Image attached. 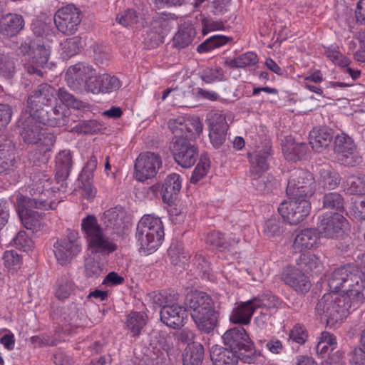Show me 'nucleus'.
<instances>
[{"instance_id": "obj_1", "label": "nucleus", "mask_w": 365, "mask_h": 365, "mask_svg": "<svg viewBox=\"0 0 365 365\" xmlns=\"http://www.w3.org/2000/svg\"><path fill=\"white\" fill-rule=\"evenodd\" d=\"M59 102L66 107L82 108V102L65 89L56 90L49 84L43 83L29 96L26 111L43 124L63 126L68 123V115Z\"/></svg>"}, {"instance_id": "obj_2", "label": "nucleus", "mask_w": 365, "mask_h": 365, "mask_svg": "<svg viewBox=\"0 0 365 365\" xmlns=\"http://www.w3.org/2000/svg\"><path fill=\"white\" fill-rule=\"evenodd\" d=\"M29 188L31 195H39L41 197L31 199L19 194L16 197L17 211L24 227L33 232H37L41 228V217L38 212L31 209H47L51 207V202L43 197L51 194L50 179L43 174L35 175Z\"/></svg>"}, {"instance_id": "obj_3", "label": "nucleus", "mask_w": 365, "mask_h": 365, "mask_svg": "<svg viewBox=\"0 0 365 365\" xmlns=\"http://www.w3.org/2000/svg\"><path fill=\"white\" fill-rule=\"evenodd\" d=\"M330 292L339 293L354 303V309L365 299V274L354 265L334 269L328 277Z\"/></svg>"}, {"instance_id": "obj_4", "label": "nucleus", "mask_w": 365, "mask_h": 365, "mask_svg": "<svg viewBox=\"0 0 365 365\" xmlns=\"http://www.w3.org/2000/svg\"><path fill=\"white\" fill-rule=\"evenodd\" d=\"M347 299L339 293H326L317 302L316 312L327 324L334 325L346 317L351 308L354 309V303Z\"/></svg>"}, {"instance_id": "obj_5", "label": "nucleus", "mask_w": 365, "mask_h": 365, "mask_svg": "<svg viewBox=\"0 0 365 365\" xmlns=\"http://www.w3.org/2000/svg\"><path fill=\"white\" fill-rule=\"evenodd\" d=\"M164 236L163 222L154 215H144L137 225L136 238L140 250H158Z\"/></svg>"}, {"instance_id": "obj_6", "label": "nucleus", "mask_w": 365, "mask_h": 365, "mask_svg": "<svg viewBox=\"0 0 365 365\" xmlns=\"http://www.w3.org/2000/svg\"><path fill=\"white\" fill-rule=\"evenodd\" d=\"M45 125L36 118L29 115L21 124L20 135L27 144H37L43 153L51 151L56 141L54 135L46 132Z\"/></svg>"}, {"instance_id": "obj_7", "label": "nucleus", "mask_w": 365, "mask_h": 365, "mask_svg": "<svg viewBox=\"0 0 365 365\" xmlns=\"http://www.w3.org/2000/svg\"><path fill=\"white\" fill-rule=\"evenodd\" d=\"M81 230L90 248L101 251L117 250V245L103 233V228L94 215H88L82 220Z\"/></svg>"}, {"instance_id": "obj_8", "label": "nucleus", "mask_w": 365, "mask_h": 365, "mask_svg": "<svg viewBox=\"0 0 365 365\" xmlns=\"http://www.w3.org/2000/svg\"><path fill=\"white\" fill-rule=\"evenodd\" d=\"M160 155L154 152H143L135 160L134 177L139 182H145L157 175L162 168Z\"/></svg>"}, {"instance_id": "obj_9", "label": "nucleus", "mask_w": 365, "mask_h": 365, "mask_svg": "<svg viewBox=\"0 0 365 365\" xmlns=\"http://www.w3.org/2000/svg\"><path fill=\"white\" fill-rule=\"evenodd\" d=\"M81 19V11L73 4H68L56 11L53 21L61 33L64 35H72L77 31Z\"/></svg>"}, {"instance_id": "obj_10", "label": "nucleus", "mask_w": 365, "mask_h": 365, "mask_svg": "<svg viewBox=\"0 0 365 365\" xmlns=\"http://www.w3.org/2000/svg\"><path fill=\"white\" fill-rule=\"evenodd\" d=\"M311 202L305 200L298 201L289 199L283 201L278 207V212L283 219L291 225H297L307 217L311 210Z\"/></svg>"}, {"instance_id": "obj_11", "label": "nucleus", "mask_w": 365, "mask_h": 365, "mask_svg": "<svg viewBox=\"0 0 365 365\" xmlns=\"http://www.w3.org/2000/svg\"><path fill=\"white\" fill-rule=\"evenodd\" d=\"M320 232L327 237H335L349 227L347 220L341 214L326 212L319 217Z\"/></svg>"}, {"instance_id": "obj_12", "label": "nucleus", "mask_w": 365, "mask_h": 365, "mask_svg": "<svg viewBox=\"0 0 365 365\" xmlns=\"http://www.w3.org/2000/svg\"><path fill=\"white\" fill-rule=\"evenodd\" d=\"M19 51L24 61L31 62L37 66H43L48 60L50 51L40 41L26 39L20 47Z\"/></svg>"}, {"instance_id": "obj_13", "label": "nucleus", "mask_w": 365, "mask_h": 365, "mask_svg": "<svg viewBox=\"0 0 365 365\" xmlns=\"http://www.w3.org/2000/svg\"><path fill=\"white\" fill-rule=\"evenodd\" d=\"M182 187V179L179 174L171 173L168 175L163 185L156 183L149 187L148 190L155 196L161 189L162 198L165 203L170 204Z\"/></svg>"}, {"instance_id": "obj_14", "label": "nucleus", "mask_w": 365, "mask_h": 365, "mask_svg": "<svg viewBox=\"0 0 365 365\" xmlns=\"http://www.w3.org/2000/svg\"><path fill=\"white\" fill-rule=\"evenodd\" d=\"M171 151L175 161L184 168H190L198 158L197 148L188 140L174 141Z\"/></svg>"}, {"instance_id": "obj_15", "label": "nucleus", "mask_w": 365, "mask_h": 365, "mask_svg": "<svg viewBox=\"0 0 365 365\" xmlns=\"http://www.w3.org/2000/svg\"><path fill=\"white\" fill-rule=\"evenodd\" d=\"M334 149L335 153L341 155L339 160L343 163L354 166L359 160L353 140L344 133L335 137Z\"/></svg>"}, {"instance_id": "obj_16", "label": "nucleus", "mask_w": 365, "mask_h": 365, "mask_svg": "<svg viewBox=\"0 0 365 365\" xmlns=\"http://www.w3.org/2000/svg\"><path fill=\"white\" fill-rule=\"evenodd\" d=\"M282 279L286 284L298 292L306 293L311 288L309 277L297 267H285L282 274Z\"/></svg>"}, {"instance_id": "obj_17", "label": "nucleus", "mask_w": 365, "mask_h": 365, "mask_svg": "<svg viewBox=\"0 0 365 365\" xmlns=\"http://www.w3.org/2000/svg\"><path fill=\"white\" fill-rule=\"evenodd\" d=\"M160 317L163 323L174 329H180L187 319L185 308L177 304L163 305Z\"/></svg>"}, {"instance_id": "obj_18", "label": "nucleus", "mask_w": 365, "mask_h": 365, "mask_svg": "<svg viewBox=\"0 0 365 365\" xmlns=\"http://www.w3.org/2000/svg\"><path fill=\"white\" fill-rule=\"evenodd\" d=\"M95 74L90 66L84 63H77L68 68L66 73V79L70 88L73 90H81L91 75Z\"/></svg>"}, {"instance_id": "obj_19", "label": "nucleus", "mask_w": 365, "mask_h": 365, "mask_svg": "<svg viewBox=\"0 0 365 365\" xmlns=\"http://www.w3.org/2000/svg\"><path fill=\"white\" fill-rule=\"evenodd\" d=\"M222 339L225 344L232 350H250L252 346V341L243 327H237L227 330L223 334Z\"/></svg>"}, {"instance_id": "obj_20", "label": "nucleus", "mask_w": 365, "mask_h": 365, "mask_svg": "<svg viewBox=\"0 0 365 365\" xmlns=\"http://www.w3.org/2000/svg\"><path fill=\"white\" fill-rule=\"evenodd\" d=\"M185 304L190 310L191 317L213 307L211 298L202 292H191L186 295Z\"/></svg>"}, {"instance_id": "obj_21", "label": "nucleus", "mask_w": 365, "mask_h": 365, "mask_svg": "<svg viewBox=\"0 0 365 365\" xmlns=\"http://www.w3.org/2000/svg\"><path fill=\"white\" fill-rule=\"evenodd\" d=\"M185 304L190 310L191 317L213 307L211 298L202 292H191L186 295Z\"/></svg>"}, {"instance_id": "obj_22", "label": "nucleus", "mask_w": 365, "mask_h": 365, "mask_svg": "<svg viewBox=\"0 0 365 365\" xmlns=\"http://www.w3.org/2000/svg\"><path fill=\"white\" fill-rule=\"evenodd\" d=\"M116 21L124 27L140 29L146 24L145 14L139 9H128L116 16Z\"/></svg>"}, {"instance_id": "obj_23", "label": "nucleus", "mask_w": 365, "mask_h": 365, "mask_svg": "<svg viewBox=\"0 0 365 365\" xmlns=\"http://www.w3.org/2000/svg\"><path fill=\"white\" fill-rule=\"evenodd\" d=\"M269 155V152L267 150L255 151L248 154L250 163V173L253 181L262 178L268 169L267 159Z\"/></svg>"}, {"instance_id": "obj_24", "label": "nucleus", "mask_w": 365, "mask_h": 365, "mask_svg": "<svg viewBox=\"0 0 365 365\" xmlns=\"http://www.w3.org/2000/svg\"><path fill=\"white\" fill-rule=\"evenodd\" d=\"M24 26V20L21 15L6 14L0 19V33L6 36H14L19 34Z\"/></svg>"}, {"instance_id": "obj_25", "label": "nucleus", "mask_w": 365, "mask_h": 365, "mask_svg": "<svg viewBox=\"0 0 365 365\" xmlns=\"http://www.w3.org/2000/svg\"><path fill=\"white\" fill-rule=\"evenodd\" d=\"M332 138L331 130L327 127L314 128L309 133V143L312 149L318 153L327 148Z\"/></svg>"}, {"instance_id": "obj_26", "label": "nucleus", "mask_w": 365, "mask_h": 365, "mask_svg": "<svg viewBox=\"0 0 365 365\" xmlns=\"http://www.w3.org/2000/svg\"><path fill=\"white\" fill-rule=\"evenodd\" d=\"M255 307V303L252 299L240 303L233 309L230 316V320L234 324L244 325L250 324L252 315L257 309Z\"/></svg>"}, {"instance_id": "obj_27", "label": "nucleus", "mask_w": 365, "mask_h": 365, "mask_svg": "<svg viewBox=\"0 0 365 365\" xmlns=\"http://www.w3.org/2000/svg\"><path fill=\"white\" fill-rule=\"evenodd\" d=\"M210 358L214 365H237L239 361L236 351L219 345L212 347Z\"/></svg>"}, {"instance_id": "obj_28", "label": "nucleus", "mask_w": 365, "mask_h": 365, "mask_svg": "<svg viewBox=\"0 0 365 365\" xmlns=\"http://www.w3.org/2000/svg\"><path fill=\"white\" fill-rule=\"evenodd\" d=\"M299 181L289 180L287 187V195L289 199L298 201L304 200L309 201L310 197L315 192V187H310V180H307V185H300Z\"/></svg>"}, {"instance_id": "obj_29", "label": "nucleus", "mask_w": 365, "mask_h": 365, "mask_svg": "<svg viewBox=\"0 0 365 365\" xmlns=\"http://www.w3.org/2000/svg\"><path fill=\"white\" fill-rule=\"evenodd\" d=\"M239 241V237H236L235 236L225 237L224 235L219 231H212L207 233L205 237V243L210 245L212 249H235Z\"/></svg>"}, {"instance_id": "obj_30", "label": "nucleus", "mask_w": 365, "mask_h": 365, "mask_svg": "<svg viewBox=\"0 0 365 365\" xmlns=\"http://www.w3.org/2000/svg\"><path fill=\"white\" fill-rule=\"evenodd\" d=\"M319 237L315 230L307 229L297 235L293 248L297 251H308L317 248Z\"/></svg>"}, {"instance_id": "obj_31", "label": "nucleus", "mask_w": 365, "mask_h": 365, "mask_svg": "<svg viewBox=\"0 0 365 365\" xmlns=\"http://www.w3.org/2000/svg\"><path fill=\"white\" fill-rule=\"evenodd\" d=\"M192 319L200 330L210 333L217 325L218 314L213 307L202 313L198 312L197 314L192 317Z\"/></svg>"}, {"instance_id": "obj_32", "label": "nucleus", "mask_w": 365, "mask_h": 365, "mask_svg": "<svg viewBox=\"0 0 365 365\" xmlns=\"http://www.w3.org/2000/svg\"><path fill=\"white\" fill-rule=\"evenodd\" d=\"M73 166V156L69 150L60 151L56 157V176L58 180L66 179Z\"/></svg>"}, {"instance_id": "obj_33", "label": "nucleus", "mask_w": 365, "mask_h": 365, "mask_svg": "<svg viewBox=\"0 0 365 365\" xmlns=\"http://www.w3.org/2000/svg\"><path fill=\"white\" fill-rule=\"evenodd\" d=\"M125 212L121 207H115L106 210L103 215L104 225L109 228L118 230L124 227Z\"/></svg>"}, {"instance_id": "obj_34", "label": "nucleus", "mask_w": 365, "mask_h": 365, "mask_svg": "<svg viewBox=\"0 0 365 365\" xmlns=\"http://www.w3.org/2000/svg\"><path fill=\"white\" fill-rule=\"evenodd\" d=\"M318 339L316 351L317 354L322 358L327 357L336 348L337 342L336 337L329 332H322Z\"/></svg>"}, {"instance_id": "obj_35", "label": "nucleus", "mask_w": 365, "mask_h": 365, "mask_svg": "<svg viewBox=\"0 0 365 365\" xmlns=\"http://www.w3.org/2000/svg\"><path fill=\"white\" fill-rule=\"evenodd\" d=\"M204 356V348L200 344H189L183 354V365H201Z\"/></svg>"}, {"instance_id": "obj_36", "label": "nucleus", "mask_w": 365, "mask_h": 365, "mask_svg": "<svg viewBox=\"0 0 365 365\" xmlns=\"http://www.w3.org/2000/svg\"><path fill=\"white\" fill-rule=\"evenodd\" d=\"M154 349L160 352V357L165 360L170 355L174 354L177 349L174 345V339L172 336L165 334H159Z\"/></svg>"}, {"instance_id": "obj_37", "label": "nucleus", "mask_w": 365, "mask_h": 365, "mask_svg": "<svg viewBox=\"0 0 365 365\" xmlns=\"http://www.w3.org/2000/svg\"><path fill=\"white\" fill-rule=\"evenodd\" d=\"M297 265L304 268L306 272L318 274L321 272L322 263L319 258L314 252H302L297 261Z\"/></svg>"}, {"instance_id": "obj_38", "label": "nucleus", "mask_w": 365, "mask_h": 365, "mask_svg": "<svg viewBox=\"0 0 365 365\" xmlns=\"http://www.w3.org/2000/svg\"><path fill=\"white\" fill-rule=\"evenodd\" d=\"M257 62V55L254 52L248 51L236 58H227L225 64L231 68H245L254 66Z\"/></svg>"}, {"instance_id": "obj_39", "label": "nucleus", "mask_w": 365, "mask_h": 365, "mask_svg": "<svg viewBox=\"0 0 365 365\" xmlns=\"http://www.w3.org/2000/svg\"><path fill=\"white\" fill-rule=\"evenodd\" d=\"M232 40V38L231 37L227 36L214 35L207 38L203 43L200 44L197 48V51L200 53L209 52L227 44Z\"/></svg>"}, {"instance_id": "obj_40", "label": "nucleus", "mask_w": 365, "mask_h": 365, "mask_svg": "<svg viewBox=\"0 0 365 365\" xmlns=\"http://www.w3.org/2000/svg\"><path fill=\"white\" fill-rule=\"evenodd\" d=\"M195 36V31L189 26L180 28L173 38V44L178 48H184L189 46Z\"/></svg>"}, {"instance_id": "obj_41", "label": "nucleus", "mask_w": 365, "mask_h": 365, "mask_svg": "<svg viewBox=\"0 0 365 365\" xmlns=\"http://www.w3.org/2000/svg\"><path fill=\"white\" fill-rule=\"evenodd\" d=\"M146 324L145 316L142 312H132L127 317L126 326L133 336H138Z\"/></svg>"}, {"instance_id": "obj_42", "label": "nucleus", "mask_w": 365, "mask_h": 365, "mask_svg": "<svg viewBox=\"0 0 365 365\" xmlns=\"http://www.w3.org/2000/svg\"><path fill=\"white\" fill-rule=\"evenodd\" d=\"M14 156L13 152L5 147L0 149V175H16L13 168Z\"/></svg>"}, {"instance_id": "obj_43", "label": "nucleus", "mask_w": 365, "mask_h": 365, "mask_svg": "<svg viewBox=\"0 0 365 365\" xmlns=\"http://www.w3.org/2000/svg\"><path fill=\"white\" fill-rule=\"evenodd\" d=\"M210 168V158L206 154L201 155L200 160L192 172L190 178V182L197 183L201 180L205 176H206Z\"/></svg>"}, {"instance_id": "obj_44", "label": "nucleus", "mask_w": 365, "mask_h": 365, "mask_svg": "<svg viewBox=\"0 0 365 365\" xmlns=\"http://www.w3.org/2000/svg\"><path fill=\"white\" fill-rule=\"evenodd\" d=\"M168 127L174 135L173 143L174 141L186 140V125H185V118L178 117L175 119H170L168 121Z\"/></svg>"}, {"instance_id": "obj_45", "label": "nucleus", "mask_w": 365, "mask_h": 365, "mask_svg": "<svg viewBox=\"0 0 365 365\" xmlns=\"http://www.w3.org/2000/svg\"><path fill=\"white\" fill-rule=\"evenodd\" d=\"M207 121L210 130L228 129L225 114L221 110H213L208 113Z\"/></svg>"}, {"instance_id": "obj_46", "label": "nucleus", "mask_w": 365, "mask_h": 365, "mask_svg": "<svg viewBox=\"0 0 365 365\" xmlns=\"http://www.w3.org/2000/svg\"><path fill=\"white\" fill-rule=\"evenodd\" d=\"M256 309L265 307L268 309H274L279 306V299L270 293L264 294L252 298Z\"/></svg>"}, {"instance_id": "obj_47", "label": "nucleus", "mask_w": 365, "mask_h": 365, "mask_svg": "<svg viewBox=\"0 0 365 365\" xmlns=\"http://www.w3.org/2000/svg\"><path fill=\"white\" fill-rule=\"evenodd\" d=\"M85 268L88 277L98 275L103 270V264L100 262L99 255L92 252L85 259Z\"/></svg>"}, {"instance_id": "obj_48", "label": "nucleus", "mask_w": 365, "mask_h": 365, "mask_svg": "<svg viewBox=\"0 0 365 365\" xmlns=\"http://www.w3.org/2000/svg\"><path fill=\"white\" fill-rule=\"evenodd\" d=\"M324 54L327 58L338 66L346 67L350 63V60L335 46H331L326 48Z\"/></svg>"}, {"instance_id": "obj_49", "label": "nucleus", "mask_w": 365, "mask_h": 365, "mask_svg": "<svg viewBox=\"0 0 365 365\" xmlns=\"http://www.w3.org/2000/svg\"><path fill=\"white\" fill-rule=\"evenodd\" d=\"M304 143H292L289 146L283 145L282 150L285 158L290 161H296L299 159L306 150Z\"/></svg>"}, {"instance_id": "obj_50", "label": "nucleus", "mask_w": 365, "mask_h": 365, "mask_svg": "<svg viewBox=\"0 0 365 365\" xmlns=\"http://www.w3.org/2000/svg\"><path fill=\"white\" fill-rule=\"evenodd\" d=\"M323 207L342 211L344 210V199L338 192L327 193L323 197Z\"/></svg>"}, {"instance_id": "obj_51", "label": "nucleus", "mask_w": 365, "mask_h": 365, "mask_svg": "<svg viewBox=\"0 0 365 365\" xmlns=\"http://www.w3.org/2000/svg\"><path fill=\"white\" fill-rule=\"evenodd\" d=\"M121 86L119 79L107 73L101 75V93H108L118 90Z\"/></svg>"}, {"instance_id": "obj_52", "label": "nucleus", "mask_w": 365, "mask_h": 365, "mask_svg": "<svg viewBox=\"0 0 365 365\" xmlns=\"http://www.w3.org/2000/svg\"><path fill=\"white\" fill-rule=\"evenodd\" d=\"M185 125H186V140L196 138L202 131L203 126L198 118H185Z\"/></svg>"}, {"instance_id": "obj_53", "label": "nucleus", "mask_w": 365, "mask_h": 365, "mask_svg": "<svg viewBox=\"0 0 365 365\" xmlns=\"http://www.w3.org/2000/svg\"><path fill=\"white\" fill-rule=\"evenodd\" d=\"M283 232V223L276 218L269 219L264 225V233L268 237L279 236Z\"/></svg>"}, {"instance_id": "obj_54", "label": "nucleus", "mask_w": 365, "mask_h": 365, "mask_svg": "<svg viewBox=\"0 0 365 365\" xmlns=\"http://www.w3.org/2000/svg\"><path fill=\"white\" fill-rule=\"evenodd\" d=\"M81 38L78 36L68 38L62 43L61 48L66 57L69 58L78 53L81 47Z\"/></svg>"}, {"instance_id": "obj_55", "label": "nucleus", "mask_w": 365, "mask_h": 365, "mask_svg": "<svg viewBox=\"0 0 365 365\" xmlns=\"http://www.w3.org/2000/svg\"><path fill=\"white\" fill-rule=\"evenodd\" d=\"M11 243L17 250L28 251L34 247L32 240L28 237L25 231H19L16 236L13 239Z\"/></svg>"}, {"instance_id": "obj_56", "label": "nucleus", "mask_w": 365, "mask_h": 365, "mask_svg": "<svg viewBox=\"0 0 365 365\" xmlns=\"http://www.w3.org/2000/svg\"><path fill=\"white\" fill-rule=\"evenodd\" d=\"M348 185V191L350 194L365 195V175L351 177Z\"/></svg>"}, {"instance_id": "obj_57", "label": "nucleus", "mask_w": 365, "mask_h": 365, "mask_svg": "<svg viewBox=\"0 0 365 365\" xmlns=\"http://www.w3.org/2000/svg\"><path fill=\"white\" fill-rule=\"evenodd\" d=\"M14 72V63L10 56L0 49V74L11 77Z\"/></svg>"}, {"instance_id": "obj_58", "label": "nucleus", "mask_w": 365, "mask_h": 365, "mask_svg": "<svg viewBox=\"0 0 365 365\" xmlns=\"http://www.w3.org/2000/svg\"><path fill=\"white\" fill-rule=\"evenodd\" d=\"M289 339L299 344H303L306 342L308 338V333L307 329L304 325L297 324L289 331Z\"/></svg>"}, {"instance_id": "obj_59", "label": "nucleus", "mask_w": 365, "mask_h": 365, "mask_svg": "<svg viewBox=\"0 0 365 365\" xmlns=\"http://www.w3.org/2000/svg\"><path fill=\"white\" fill-rule=\"evenodd\" d=\"M3 259L4 266L9 271L14 272L20 268L21 257L17 252H4Z\"/></svg>"}, {"instance_id": "obj_60", "label": "nucleus", "mask_w": 365, "mask_h": 365, "mask_svg": "<svg viewBox=\"0 0 365 365\" xmlns=\"http://www.w3.org/2000/svg\"><path fill=\"white\" fill-rule=\"evenodd\" d=\"M53 246L58 251H76L81 248L74 235L68 239L57 240Z\"/></svg>"}, {"instance_id": "obj_61", "label": "nucleus", "mask_w": 365, "mask_h": 365, "mask_svg": "<svg viewBox=\"0 0 365 365\" xmlns=\"http://www.w3.org/2000/svg\"><path fill=\"white\" fill-rule=\"evenodd\" d=\"M323 187L327 189H334L339 184L338 173L329 170H323L321 173Z\"/></svg>"}, {"instance_id": "obj_62", "label": "nucleus", "mask_w": 365, "mask_h": 365, "mask_svg": "<svg viewBox=\"0 0 365 365\" xmlns=\"http://www.w3.org/2000/svg\"><path fill=\"white\" fill-rule=\"evenodd\" d=\"M73 291V283L68 279H61L56 289V297L60 299L68 298Z\"/></svg>"}, {"instance_id": "obj_63", "label": "nucleus", "mask_w": 365, "mask_h": 365, "mask_svg": "<svg viewBox=\"0 0 365 365\" xmlns=\"http://www.w3.org/2000/svg\"><path fill=\"white\" fill-rule=\"evenodd\" d=\"M202 33L207 35L209 32L225 29V25L222 21L213 20L209 18H204L202 20Z\"/></svg>"}, {"instance_id": "obj_64", "label": "nucleus", "mask_w": 365, "mask_h": 365, "mask_svg": "<svg viewBox=\"0 0 365 365\" xmlns=\"http://www.w3.org/2000/svg\"><path fill=\"white\" fill-rule=\"evenodd\" d=\"M228 129L210 130L209 138L210 143L215 148H219L222 145L227 135Z\"/></svg>"}]
</instances>
